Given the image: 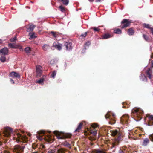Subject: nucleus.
Wrapping results in <instances>:
<instances>
[{
	"instance_id": "obj_39",
	"label": "nucleus",
	"mask_w": 153,
	"mask_h": 153,
	"mask_svg": "<svg viewBox=\"0 0 153 153\" xmlns=\"http://www.w3.org/2000/svg\"><path fill=\"white\" fill-rule=\"evenodd\" d=\"M87 33V32H85L83 34H82L80 35V36L81 37H82L85 38L86 36Z\"/></svg>"
},
{
	"instance_id": "obj_44",
	"label": "nucleus",
	"mask_w": 153,
	"mask_h": 153,
	"mask_svg": "<svg viewBox=\"0 0 153 153\" xmlns=\"http://www.w3.org/2000/svg\"><path fill=\"white\" fill-rule=\"evenodd\" d=\"M57 137L58 139H62L63 138V137L61 136H60L59 135H57Z\"/></svg>"
},
{
	"instance_id": "obj_6",
	"label": "nucleus",
	"mask_w": 153,
	"mask_h": 153,
	"mask_svg": "<svg viewBox=\"0 0 153 153\" xmlns=\"http://www.w3.org/2000/svg\"><path fill=\"white\" fill-rule=\"evenodd\" d=\"M24 147H21L18 145L15 146L14 149V152L15 153H22Z\"/></svg>"
},
{
	"instance_id": "obj_38",
	"label": "nucleus",
	"mask_w": 153,
	"mask_h": 153,
	"mask_svg": "<svg viewBox=\"0 0 153 153\" xmlns=\"http://www.w3.org/2000/svg\"><path fill=\"white\" fill-rule=\"evenodd\" d=\"M112 36L108 33H106V39L110 38Z\"/></svg>"
},
{
	"instance_id": "obj_48",
	"label": "nucleus",
	"mask_w": 153,
	"mask_h": 153,
	"mask_svg": "<svg viewBox=\"0 0 153 153\" xmlns=\"http://www.w3.org/2000/svg\"><path fill=\"white\" fill-rule=\"evenodd\" d=\"M59 33L56 32V34H55L56 36H55V38L59 36Z\"/></svg>"
},
{
	"instance_id": "obj_11",
	"label": "nucleus",
	"mask_w": 153,
	"mask_h": 153,
	"mask_svg": "<svg viewBox=\"0 0 153 153\" xmlns=\"http://www.w3.org/2000/svg\"><path fill=\"white\" fill-rule=\"evenodd\" d=\"M121 23L122 24H124L122 27V28H124L128 26L130 24V22L128 19H124L121 22Z\"/></svg>"
},
{
	"instance_id": "obj_43",
	"label": "nucleus",
	"mask_w": 153,
	"mask_h": 153,
	"mask_svg": "<svg viewBox=\"0 0 153 153\" xmlns=\"http://www.w3.org/2000/svg\"><path fill=\"white\" fill-rule=\"evenodd\" d=\"M51 33L52 34L53 36L55 37V36H56L55 34H56V32H54L53 31H51Z\"/></svg>"
},
{
	"instance_id": "obj_40",
	"label": "nucleus",
	"mask_w": 153,
	"mask_h": 153,
	"mask_svg": "<svg viewBox=\"0 0 153 153\" xmlns=\"http://www.w3.org/2000/svg\"><path fill=\"white\" fill-rule=\"evenodd\" d=\"M91 29H93L95 31H97L100 30L99 28L94 27H91Z\"/></svg>"
},
{
	"instance_id": "obj_2",
	"label": "nucleus",
	"mask_w": 153,
	"mask_h": 153,
	"mask_svg": "<svg viewBox=\"0 0 153 153\" xmlns=\"http://www.w3.org/2000/svg\"><path fill=\"white\" fill-rule=\"evenodd\" d=\"M38 133L39 134V135L37 136V137L39 140H42L43 139H45V140L49 142L52 141V139L50 135H49L47 136L48 138H46L45 137H42L45 134V131H38Z\"/></svg>"
},
{
	"instance_id": "obj_55",
	"label": "nucleus",
	"mask_w": 153,
	"mask_h": 153,
	"mask_svg": "<svg viewBox=\"0 0 153 153\" xmlns=\"http://www.w3.org/2000/svg\"><path fill=\"white\" fill-rule=\"evenodd\" d=\"M103 0H96V2H100L102 1Z\"/></svg>"
},
{
	"instance_id": "obj_29",
	"label": "nucleus",
	"mask_w": 153,
	"mask_h": 153,
	"mask_svg": "<svg viewBox=\"0 0 153 153\" xmlns=\"http://www.w3.org/2000/svg\"><path fill=\"white\" fill-rule=\"evenodd\" d=\"M56 71H54L53 72L51 75V77H52L53 78H55V76L56 75Z\"/></svg>"
},
{
	"instance_id": "obj_25",
	"label": "nucleus",
	"mask_w": 153,
	"mask_h": 153,
	"mask_svg": "<svg viewBox=\"0 0 153 153\" xmlns=\"http://www.w3.org/2000/svg\"><path fill=\"white\" fill-rule=\"evenodd\" d=\"M25 51L26 53H29L31 51L30 48L29 47H27L25 48Z\"/></svg>"
},
{
	"instance_id": "obj_61",
	"label": "nucleus",
	"mask_w": 153,
	"mask_h": 153,
	"mask_svg": "<svg viewBox=\"0 0 153 153\" xmlns=\"http://www.w3.org/2000/svg\"><path fill=\"white\" fill-rule=\"evenodd\" d=\"M2 42L1 40L0 39V43Z\"/></svg>"
},
{
	"instance_id": "obj_32",
	"label": "nucleus",
	"mask_w": 153,
	"mask_h": 153,
	"mask_svg": "<svg viewBox=\"0 0 153 153\" xmlns=\"http://www.w3.org/2000/svg\"><path fill=\"white\" fill-rule=\"evenodd\" d=\"M56 151V149H50L49 150L47 153H55Z\"/></svg>"
},
{
	"instance_id": "obj_3",
	"label": "nucleus",
	"mask_w": 153,
	"mask_h": 153,
	"mask_svg": "<svg viewBox=\"0 0 153 153\" xmlns=\"http://www.w3.org/2000/svg\"><path fill=\"white\" fill-rule=\"evenodd\" d=\"M111 114L109 112H108L106 114V119L108 120V123L111 125H113L115 123V121L110 117Z\"/></svg>"
},
{
	"instance_id": "obj_10",
	"label": "nucleus",
	"mask_w": 153,
	"mask_h": 153,
	"mask_svg": "<svg viewBox=\"0 0 153 153\" xmlns=\"http://www.w3.org/2000/svg\"><path fill=\"white\" fill-rule=\"evenodd\" d=\"M152 71L150 68L149 69L146 71V74L152 82V79L153 78V76L152 75Z\"/></svg>"
},
{
	"instance_id": "obj_26",
	"label": "nucleus",
	"mask_w": 153,
	"mask_h": 153,
	"mask_svg": "<svg viewBox=\"0 0 153 153\" xmlns=\"http://www.w3.org/2000/svg\"><path fill=\"white\" fill-rule=\"evenodd\" d=\"M59 8L61 11L63 13L65 12L66 10L65 8L62 5L59 6Z\"/></svg>"
},
{
	"instance_id": "obj_58",
	"label": "nucleus",
	"mask_w": 153,
	"mask_h": 153,
	"mask_svg": "<svg viewBox=\"0 0 153 153\" xmlns=\"http://www.w3.org/2000/svg\"><path fill=\"white\" fill-rule=\"evenodd\" d=\"M32 153H38V152L37 151H36L35 152H33Z\"/></svg>"
},
{
	"instance_id": "obj_5",
	"label": "nucleus",
	"mask_w": 153,
	"mask_h": 153,
	"mask_svg": "<svg viewBox=\"0 0 153 153\" xmlns=\"http://www.w3.org/2000/svg\"><path fill=\"white\" fill-rule=\"evenodd\" d=\"M12 130L9 127H6L4 129V135L7 137H8L10 134L12 132Z\"/></svg>"
},
{
	"instance_id": "obj_64",
	"label": "nucleus",
	"mask_w": 153,
	"mask_h": 153,
	"mask_svg": "<svg viewBox=\"0 0 153 153\" xmlns=\"http://www.w3.org/2000/svg\"><path fill=\"white\" fill-rule=\"evenodd\" d=\"M105 144H106V143H105Z\"/></svg>"
},
{
	"instance_id": "obj_24",
	"label": "nucleus",
	"mask_w": 153,
	"mask_h": 153,
	"mask_svg": "<svg viewBox=\"0 0 153 153\" xmlns=\"http://www.w3.org/2000/svg\"><path fill=\"white\" fill-rule=\"evenodd\" d=\"M114 32L115 33L117 34H120L122 33L121 30L120 29H119L114 30Z\"/></svg>"
},
{
	"instance_id": "obj_28",
	"label": "nucleus",
	"mask_w": 153,
	"mask_h": 153,
	"mask_svg": "<svg viewBox=\"0 0 153 153\" xmlns=\"http://www.w3.org/2000/svg\"><path fill=\"white\" fill-rule=\"evenodd\" d=\"M90 45L91 42L90 41H88L86 42L84 45L85 49H86L87 47H88Z\"/></svg>"
},
{
	"instance_id": "obj_45",
	"label": "nucleus",
	"mask_w": 153,
	"mask_h": 153,
	"mask_svg": "<svg viewBox=\"0 0 153 153\" xmlns=\"http://www.w3.org/2000/svg\"><path fill=\"white\" fill-rule=\"evenodd\" d=\"M20 45H16L15 44V48H19V47Z\"/></svg>"
},
{
	"instance_id": "obj_23",
	"label": "nucleus",
	"mask_w": 153,
	"mask_h": 153,
	"mask_svg": "<svg viewBox=\"0 0 153 153\" xmlns=\"http://www.w3.org/2000/svg\"><path fill=\"white\" fill-rule=\"evenodd\" d=\"M56 152L57 153H65V150L64 149L60 148L56 150Z\"/></svg>"
},
{
	"instance_id": "obj_56",
	"label": "nucleus",
	"mask_w": 153,
	"mask_h": 153,
	"mask_svg": "<svg viewBox=\"0 0 153 153\" xmlns=\"http://www.w3.org/2000/svg\"><path fill=\"white\" fill-rule=\"evenodd\" d=\"M88 0L89 1L92 2L94 1V0Z\"/></svg>"
},
{
	"instance_id": "obj_46",
	"label": "nucleus",
	"mask_w": 153,
	"mask_h": 153,
	"mask_svg": "<svg viewBox=\"0 0 153 153\" xmlns=\"http://www.w3.org/2000/svg\"><path fill=\"white\" fill-rule=\"evenodd\" d=\"M119 153H124V151L121 150V149H120L119 151H118Z\"/></svg>"
},
{
	"instance_id": "obj_18",
	"label": "nucleus",
	"mask_w": 153,
	"mask_h": 153,
	"mask_svg": "<svg viewBox=\"0 0 153 153\" xmlns=\"http://www.w3.org/2000/svg\"><path fill=\"white\" fill-rule=\"evenodd\" d=\"M42 48L43 50L47 51L50 49V46L48 44H44Z\"/></svg>"
},
{
	"instance_id": "obj_22",
	"label": "nucleus",
	"mask_w": 153,
	"mask_h": 153,
	"mask_svg": "<svg viewBox=\"0 0 153 153\" xmlns=\"http://www.w3.org/2000/svg\"><path fill=\"white\" fill-rule=\"evenodd\" d=\"M134 32V30L132 28H130L128 30V33L129 35H133Z\"/></svg>"
},
{
	"instance_id": "obj_13",
	"label": "nucleus",
	"mask_w": 153,
	"mask_h": 153,
	"mask_svg": "<svg viewBox=\"0 0 153 153\" xmlns=\"http://www.w3.org/2000/svg\"><path fill=\"white\" fill-rule=\"evenodd\" d=\"M9 76L13 78H20V76L19 74L16 72L13 71L11 72L9 74Z\"/></svg>"
},
{
	"instance_id": "obj_42",
	"label": "nucleus",
	"mask_w": 153,
	"mask_h": 153,
	"mask_svg": "<svg viewBox=\"0 0 153 153\" xmlns=\"http://www.w3.org/2000/svg\"><path fill=\"white\" fill-rule=\"evenodd\" d=\"M91 133L92 134H93V135H96L97 134V131H92L91 132Z\"/></svg>"
},
{
	"instance_id": "obj_20",
	"label": "nucleus",
	"mask_w": 153,
	"mask_h": 153,
	"mask_svg": "<svg viewBox=\"0 0 153 153\" xmlns=\"http://www.w3.org/2000/svg\"><path fill=\"white\" fill-rule=\"evenodd\" d=\"M29 36H30V39H33L37 37V36H36L35 33H30L29 34Z\"/></svg>"
},
{
	"instance_id": "obj_14",
	"label": "nucleus",
	"mask_w": 153,
	"mask_h": 153,
	"mask_svg": "<svg viewBox=\"0 0 153 153\" xmlns=\"http://www.w3.org/2000/svg\"><path fill=\"white\" fill-rule=\"evenodd\" d=\"M53 46L56 48L59 51L62 48V45L58 43H54L53 44Z\"/></svg>"
},
{
	"instance_id": "obj_30",
	"label": "nucleus",
	"mask_w": 153,
	"mask_h": 153,
	"mask_svg": "<svg viewBox=\"0 0 153 153\" xmlns=\"http://www.w3.org/2000/svg\"><path fill=\"white\" fill-rule=\"evenodd\" d=\"M6 58L4 56H1L0 58V60L2 62H4L6 61Z\"/></svg>"
},
{
	"instance_id": "obj_16",
	"label": "nucleus",
	"mask_w": 153,
	"mask_h": 153,
	"mask_svg": "<svg viewBox=\"0 0 153 153\" xmlns=\"http://www.w3.org/2000/svg\"><path fill=\"white\" fill-rule=\"evenodd\" d=\"M149 139L148 138H145L143 140L142 145L144 146H146L149 143Z\"/></svg>"
},
{
	"instance_id": "obj_36",
	"label": "nucleus",
	"mask_w": 153,
	"mask_h": 153,
	"mask_svg": "<svg viewBox=\"0 0 153 153\" xmlns=\"http://www.w3.org/2000/svg\"><path fill=\"white\" fill-rule=\"evenodd\" d=\"M95 153H105V152L102 150H100L99 149L95 151Z\"/></svg>"
},
{
	"instance_id": "obj_60",
	"label": "nucleus",
	"mask_w": 153,
	"mask_h": 153,
	"mask_svg": "<svg viewBox=\"0 0 153 153\" xmlns=\"http://www.w3.org/2000/svg\"><path fill=\"white\" fill-rule=\"evenodd\" d=\"M5 153H9V152L7 151Z\"/></svg>"
},
{
	"instance_id": "obj_12",
	"label": "nucleus",
	"mask_w": 153,
	"mask_h": 153,
	"mask_svg": "<svg viewBox=\"0 0 153 153\" xmlns=\"http://www.w3.org/2000/svg\"><path fill=\"white\" fill-rule=\"evenodd\" d=\"M8 49L7 48H4L0 50V53L5 56L8 54Z\"/></svg>"
},
{
	"instance_id": "obj_33",
	"label": "nucleus",
	"mask_w": 153,
	"mask_h": 153,
	"mask_svg": "<svg viewBox=\"0 0 153 153\" xmlns=\"http://www.w3.org/2000/svg\"><path fill=\"white\" fill-rule=\"evenodd\" d=\"M143 36L144 39L146 41H148L149 40V37L146 35L145 34H143Z\"/></svg>"
},
{
	"instance_id": "obj_27",
	"label": "nucleus",
	"mask_w": 153,
	"mask_h": 153,
	"mask_svg": "<svg viewBox=\"0 0 153 153\" xmlns=\"http://www.w3.org/2000/svg\"><path fill=\"white\" fill-rule=\"evenodd\" d=\"M44 81V79L43 78H41L40 79L37 81L36 82L39 84L43 85Z\"/></svg>"
},
{
	"instance_id": "obj_54",
	"label": "nucleus",
	"mask_w": 153,
	"mask_h": 153,
	"mask_svg": "<svg viewBox=\"0 0 153 153\" xmlns=\"http://www.w3.org/2000/svg\"><path fill=\"white\" fill-rule=\"evenodd\" d=\"M105 39V34H104L102 38H100V39Z\"/></svg>"
},
{
	"instance_id": "obj_35",
	"label": "nucleus",
	"mask_w": 153,
	"mask_h": 153,
	"mask_svg": "<svg viewBox=\"0 0 153 153\" xmlns=\"http://www.w3.org/2000/svg\"><path fill=\"white\" fill-rule=\"evenodd\" d=\"M63 145L65 146L68 147L70 146V144L68 142H65L63 143Z\"/></svg>"
},
{
	"instance_id": "obj_4",
	"label": "nucleus",
	"mask_w": 153,
	"mask_h": 153,
	"mask_svg": "<svg viewBox=\"0 0 153 153\" xmlns=\"http://www.w3.org/2000/svg\"><path fill=\"white\" fill-rule=\"evenodd\" d=\"M132 113L134 114L137 116L140 115L143 113V111L140 108H135L131 111Z\"/></svg>"
},
{
	"instance_id": "obj_1",
	"label": "nucleus",
	"mask_w": 153,
	"mask_h": 153,
	"mask_svg": "<svg viewBox=\"0 0 153 153\" xmlns=\"http://www.w3.org/2000/svg\"><path fill=\"white\" fill-rule=\"evenodd\" d=\"M107 133L108 136L110 135L116 137L115 142L116 145H117L119 141L121 140L122 134L117 130L113 129L111 130L110 129H107V130L106 128V136Z\"/></svg>"
},
{
	"instance_id": "obj_8",
	"label": "nucleus",
	"mask_w": 153,
	"mask_h": 153,
	"mask_svg": "<svg viewBox=\"0 0 153 153\" xmlns=\"http://www.w3.org/2000/svg\"><path fill=\"white\" fill-rule=\"evenodd\" d=\"M128 117L129 116L127 115H123L120 119L121 123L124 124L125 123H128Z\"/></svg>"
},
{
	"instance_id": "obj_52",
	"label": "nucleus",
	"mask_w": 153,
	"mask_h": 153,
	"mask_svg": "<svg viewBox=\"0 0 153 153\" xmlns=\"http://www.w3.org/2000/svg\"><path fill=\"white\" fill-rule=\"evenodd\" d=\"M54 62V60H52L51 61L50 63L51 64H53V62Z\"/></svg>"
},
{
	"instance_id": "obj_57",
	"label": "nucleus",
	"mask_w": 153,
	"mask_h": 153,
	"mask_svg": "<svg viewBox=\"0 0 153 153\" xmlns=\"http://www.w3.org/2000/svg\"><path fill=\"white\" fill-rule=\"evenodd\" d=\"M151 66L152 67H153V62H152V63Z\"/></svg>"
},
{
	"instance_id": "obj_7",
	"label": "nucleus",
	"mask_w": 153,
	"mask_h": 153,
	"mask_svg": "<svg viewBox=\"0 0 153 153\" xmlns=\"http://www.w3.org/2000/svg\"><path fill=\"white\" fill-rule=\"evenodd\" d=\"M42 67L39 65H37L36 67V76L37 77H40L42 73Z\"/></svg>"
},
{
	"instance_id": "obj_15",
	"label": "nucleus",
	"mask_w": 153,
	"mask_h": 153,
	"mask_svg": "<svg viewBox=\"0 0 153 153\" xmlns=\"http://www.w3.org/2000/svg\"><path fill=\"white\" fill-rule=\"evenodd\" d=\"M149 120L148 126H151L153 125V115H150L149 117Z\"/></svg>"
},
{
	"instance_id": "obj_31",
	"label": "nucleus",
	"mask_w": 153,
	"mask_h": 153,
	"mask_svg": "<svg viewBox=\"0 0 153 153\" xmlns=\"http://www.w3.org/2000/svg\"><path fill=\"white\" fill-rule=\"evenodd\" d=\"M15 44L14 43H10L8 44V46L9 47L11 48H15Z\"/></svg>"
},
{
	"instance_id": "obj_41",
	"label": "nucleus",
	"mask_w": 153,
	"mask_h": 153,
	"mask_svg": "<svg viewBox=\"0 0 153 153\" xmlns=\"http://www.w3.org/2000/svg\"><path fill=\"white\" fill-rule=\"evenodd\" d=\"M149 138L150 140L153 142V134L149 135Z\"/></svg>"
},
{
	"instance_id": "obj_37",
	"label": "nucleus",
	"mask_w": 153,
	"mask_h": 153,
	"mask_svg": "<svg viewBox=\"0 0 153 153\" xmlns=\"http://www.w3.org/2000/svg\"><path fill=\"white\" fill-rule=\"evenodd\" d=\"M16 37H15L14 38H11L10 39V41L12 42H16Z\"/></svg>"
},
{
	"instance_id": "obj_63",
	"label": "nucleus",
	"mask_w": 153,
	"mask_h": 153,
	"mask_svg": "<svg viewBox=\"0 0 153 153\" xmlns=\"http://www.w3.org/2000/svg\"><path fill=\"white\" fill-rule=\"evenodd\" d=\"M31 2L32 3H33V2L32 1H31Z\"/></svg>"
},
{
	"instance_id": "obj_51",
	"label": "nucleus",
	"mask_w": 153,
	"mask_h": 153,
	"mask_svg": "<svg viewBox=\"0 0 153 153\" xmlns=\"http://www.w3.org/2000/svg\"><path fill=\"white\" fill-rule=\"evenodd\" d=\"M10 82L13 84L14 83V82L13 80L12 79H10Z\"/></svg>"
},
{
	"instance_id": "obj_9",
	"label": "nucleus",
	"mask_w": 153,
	"mask_h": 153,
	"mask_svg": "<svg viewBox=\"0 0 153 153\" xmlns=\"http://www.w3.org/2000/svg\"><path fill=\"white\" fill-rule=\"evenodd\" d=\"M72 43L69 42H65L64 45V48H66L67 50L70 51L71 50L72 48Z\"/></svg>"
},
{
	"instance_id": "obj_62",
	"label": "nucleus",
	"mask_w": 153,
	"mask_h": 153,
	"mask_svg": "<svg viewBox=\"0 0 153 153\" xmlns=\"http://www.w3.org/2000/svg\"><path fill=\"white\" fill-rule=\"evenodd\" d=\"M114 116H115V115H114V114H113V117H114Z\"/></svg>"
},
{
	"instance_id": "obj_21",
	"label": "nucleus",
	"mask_w": 153,
	"mask_h": 153,
	"mask_svg": "<svg viewBox=\"0 0 153 153\" xmlns=\"http://www.w3.org/2000/svg\"><path fill=\"white\" fill-rule=\"evenodd\" d=\"M83 125V123L81 122L79 123L77 128L75 130V132L79 131V130L81 129L82 126Z\"/></svg>"
},
{
	"instance_id": "obj_34",
	"label": "nucleus",
	"mask_w": 153,
	"mask_h": 153,
	"mask_svg": "<svg viewBox=\"0 0 153 153\" xmlns=\"http://www.w3.org/2000/svg\"><path fill=\"white\" fill-rule=\"evenodd\" d=\"M143 25L144 27L145 28L150 29V28H151V27H150L149 25V24H146L145 23H144L143 24Z\"/></svg>"
},
{
	"instance_id": "obj_50",
	"label": "nucleus",
	"mask_w": 153,
	"mask_h": 153,
	"mask_svg": "<svg viewBox=\"0 0 153 153\" xmlns=\"http://www.w3.org/2000/svg\"><path fill=\"white\" fill-rule=\"evenodd\" d=\"M58 132V131H53V133L54 134L56 135Z\"/></svg>"
},
{
	"instance_id": "obj_47",
	"label": "nucleus",
	"mask_w": 153,
	"mask_h": 153,
	"mask_svg": "<svg viewBox=\"0 0 153 153\" xmlns=\"http://www.w3.org/2000/svg\"><path fill=\"white\" fill-rule=\"evenodd\" d=\"M97 126H98V125L97 124H94V125H92V127L93 128L96 127Z\"/></svg>"
},
{
	"instance_id": "obj_59",
	"label": "nucleus",
	"mask_w": 153,
	"mask_h": 153,
	"mask_svg": "<svg viewBox=\"0 0 153 153\" xmlns=\"http://www.w3.org/2000/svg\"><path fill=\"white\" fill-rule=\"evenodd\" d=\"M123 108H126V107H125L124 106H123Z\"/></svg>"
},
{
	"instance_id": "obj_17",
	"label": "nucleus",
	"mask_w": 153,
	"mask_h": 153,
	"mask_svg": "<svg viewBox=\"0 0 153 153\" xmlns=\"http://www.w3.org/2000/svg\"><path fill=\"white\" fill-rule=\"evenodd\" d=\"M140 79L143 81H147V79L144 74H141L140 76Z\"/></svg>"
},
{
	"instance_id": "obj_53",
	"label": "nucleus",
	"mask_w": 153,
	"mask_h": 153,
	"mask_svg": "<svg viewBox=\"0 0 153 153\" xmlns=\"http://www.w3.org/2000/svg\"><path fill=\"white\" fill-rule=\"evenodd\" d=\"M150 30L151 31L153 35V28H150Z\"/></svg>"
},
{
	"instance_id": "obj_19",
	"label": "nucleus",
	"mask_w": 153,
	"mask_h": 153,
	"mask_svg": "<svg viewBox=\"0 0 153 153\" xmlns=\"http://www.w3.org/2000/svg\"><path fill=\"white\" fill-rule=\"evenodd\" d=\"M35 27V26L34 25L32 24L30 25L29 27L27 29V31L28 32L32 31L34 28Z\"/></svg>"
},
{
	"instance_id": "obj_49",
	"label": "nucleus",
	"mask_w": 153,
	"mask_h": 153,
	"mask_svg": "<svg viewBox=\"0 0 153 153\" xmlns=\"http://www.w3.org/2000/svg\"><path fill=\"white\" fill-rule=\"evenodd\" d=\"M19 48L20 51H22L23 50V49L22 46L20 45Z\"/></svg>"
}]
</instances>
